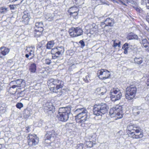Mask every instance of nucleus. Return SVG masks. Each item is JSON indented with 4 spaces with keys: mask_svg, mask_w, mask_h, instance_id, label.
I'll use <instances>...</instances> for the list:
<instances>
[{
    "mask_svg": "<svg viewBox=\"0 0 149 149\" xmlns=\"http://www.w3.org/2000/svg\"><path fill=\"white\" fill-rule=\"evenodd\" d=\"M44 111L51 113L54 111V107L51 102H46L43 105Z\"/></svg>",
    "mask_w": 149,
    "mask_h": 149,
    "instance_id": "nucleus-14",
    "label": "nucleus"
},
{
    "mask_svg": "<svg viewBox=\"0 0 149 149\" xmlns=\"http://www.w3.org/2000/svg\"><path fill=\"white\" fill-rule=\"evenodd\" d=\"M137 89L135 86L133 85H131L126 88L125 97L128 100H130L135 97Z\"/></svg>",
    "mask_w": 149,
    "mask_h": 149,
    "instance_id": "nucleus-6",
    "label": "nucleus"
},
{
    "mask_svg": "<svg viewBox=\"0 0 149 149\" xmlns=\"http://www.w3.org/2000/svg\"><path fill=\"white\" fill-rule=\"evenodd\" d=\"M71 110L70 107L60 108L57 116L58 120L63 122L67 121L68 119Z\"/></svg>",
    "mask_w": 149,
    "mask_h": 149,
    "instance_id": "nucleus-3",
    "label": "nucleus"
},
{
    "mask_svg": "<svg viewBox=\"0 0 149 149\" xmlns=\"http://www.w3.org/2000/svg\"><path fill=\"white\" fill-rule=\"evenodd\" d=\"M2 145L0 144V149H2Z\"/></svg>",
    "mask_w": 149,
    "mask_h": 149,
    "instance_id": "nucleus-49",
    "label": "nucleus"
},
{
    "mask_svg": "<svg viewBox=\"0 0 149 149\" xmlns=\"http://www.w3.org/2000/svg\"><path fill=\"white\" fill-rule=\"evenodd\" d=\"M74 64H73L72 65V66Z\"/></svg>",
    "mask_w": 149,
    "mask_h": 149,
    "instance_id": "nucleus-51",
    "label": "nucleus"
},
{
    "mask_svg": "<svg viewBox=\"0 0 149 149\" xmlns=\"http://www.w3.org/2000/svg\"><path fill=\"white\" fill-rule=\"evenodd\" d=\"M133 113L135 116L138 115L143 112V109L140 107H134L133 109Z\"/></svg>",
    "mask_w": 149,
    "mask_h": 149,
    "instance_id": "nucleus-18",
    "label": "nucleus"
},
{
    "mask_svg": "<svg viewBox=\"0 0 149 149\" xmlns=\"http://www.w3.org/2000/svg\"><path fill=\"white\" fill-rule=\"evenodd\" d=\"M133 0H125V1L127 2V3L130 2Z\"/></svg>",
    "mask_w": 149,
    "mask_h": 149,
    "instance_id": "nucleus-48",
    "label": "nucleus"
},
{
    "mask_svg": "<svg viewBox=\"0 0 149 149\" xmlns=\"http://www.w3.org/2000/svg\"><path fill=\"white\" fill-rule=\"evenodd\" d=\"M70 15L73 16V18L75 19H77L78 18V14H76L75 13H73V14H70Z\"/></svg>",
    "mask_w": 149,
    "mask_h": 149,
    "instance_id": "nucleus-38",
    "label": "nucleus"
},
{
    "mask_svg": "<svg viewBox=\"0 0 149 149\" xmlns=\"http://www.w3.org/2000/svg\"><path fill=\"white\" fill-rule=\"evenodd\" d=\"M79 43L80 44L81 46V47H83L85 46L84 42L83 40H80Z\"/></svg>",
    "mask_w": 149,
    "mask_h": 149,
    "instance_id": "nucleus-42",
    "label": "nucleus"
},
{
    "mask_svg": "<svg viewBox=\"0 0 149 149\" xmlns=\"http://www.w3.org/2000/svg\"><path fill=\"white\" fill-rule=\"evenodd\" d=\"M42 121H39L40 124H39V125H38V126L39 127L41 126V125H42Z\"/></svg>",
    "mask_w": 149,
    "mask_h": 149,
    "instance_id": "nucleus-47",
    "label": "nucleus"
},
{
    "mask_svg": "<svg viewBox=\"0 0 149 149\" xmlns=\"http://www.w3.org/2000/svg\"><path fill=\"white\" fill-rule=\"evenodd\" d=\"M141 43L145 48H146L148 45H149V42L146 39H143L141 42Z\"/></svg>",
    "mask_w": 149,
    "mask_h": 149,
    "instance_id": "nucleus-30",
    "label": "nucleus"
},
{
    "mask_svg": "<svg viewBox=\"0 0 149 149\" xmlns=\"http://www.w3.org/2000/svg\"><path fill=\"white\" fill-rule=\"evenodd\" d=\"M16 87H17V86L15 84H14V85L12 86L11 87V88H15Z\"/></svg>",
    "mask_w": 149,
    "mask_h": 149,
    "instance_id": "nucleus-44",
    "label": "nucleus"
},
{
    "mask_svg": "<svg viewBox=\"0 0 149 149\" xmlns=\"http://www.w3.org/2000/svg\"><path fill=\"white\" fill-rule=\"evenodd\" d=\"M79 9L76 6H73L71 7L68 10L70 14H73L75 13L76 14H78Z\"/></svg>",
    "mask_w": 149,
    "mask_h": 149,
    "instance_id": "nucleus-22",
    "label": "nucleus"
},
{
    "mask_svg": "<svg viewBox=\"0 0 149 149\" xmlns=\"http://www.w3.org/2000/svg\"><path fill=\"white\" fill-rule=\"evenodd\" d=\"M143 62V58L141 57H136L134 59V63L139 65Z\"/></svg>",
    "mask_w": 149,
    "mask_h": 149,
    "instance_id": "nucleus-24",
    "label": "nucleus"
},
{
    "mask_svg": "<svg viewBox=\"0 0 149 149\" xmlns=\"http://www.w3.org/2000/svg\"><path fill=\"white\" fill-rule=\"evenodd\" d=\"M98 74L99 76H101L102 79H105L109 78L110 76V73L109 71L106 70L102 69L98 71Z\"/></svg>",
    "mask_w": 149,
    "mask_h": 149,
    "instance_id": "nucleus-13",
    "label": "nucleus"
},
{
    "mask_svg": "<svg viewBox=\"0 0 149 149\" xmlns=\"http://www.w3.org/2000/svg\"><path fill=\"white\" fill-rule=\"evenodd\" d=\"M43 31H41L40 29H35L34 34L35 36L36 37H38L40 36L42 34V32Z\"/></svg>",
    "mask_w": 149,
    "mask_h": 149,
    "instance_id": "nucleus-25",
    "label": "nucleus"
},
{
    "mask_svg": "<svg viewBox=\"0 0 149 149\" xmlns=\"http://www.w3.org/2000/svg\"><path fill=\"white\" fill-rule=\"evenodd\" d=\"M128 44L127 43H125L123 46L122 48L124 50V53L126 54L127 53L128 49Z\"/></svg>",
    "mask_w": 149,
    "mask_h": 149,
    "instance_id": "nucleus-31",
    "label": "nucleus"
},
{
    "mask_svg": "<svg viewBox=\"0 0 149 149\" xmlns=\"http://www.w3.org/2000/svg\"><path fill=\"white\" fill-rule=\"evenodd\" d=\"M114 23V19L111 18H107L104 22H102L101 24V25L103 26L105 25V26H112Z\"/></svg>",
    "mask_w": 149,
    "mask_h": 149,
    "instance_id": "nucleus-16",
    "label": "nucleus"
},
{
    "mask_svg": "<svg viewBox=\"0 0 149 149\" xmlns=\"http://www.w3.org/2000/svg\"><path fill=\"white\" fill-rule=\"evenodd\" d=\"M129 136L132 138L133 139H139L143 137V133L139 130V127L134 132L129 133L128 134Z\"/></svg>",
    "mask_w": 149,
    "mask_h": 149,
    "instance_id": "nucleus-11",
    "label": "nucleus"
},
{
    "mask_svg": "<svg viewBox=\"0 0 149 149\" xmlns=\"http://www.w3.org/2000/svg\"><path fill=\"white\" fill-rule=\"evenodd\" d=\"M7 9L6 8H1L0 9V12L1 13H3L7 11Z\"/></svg>",
    "mask_w": 149,
    "mask_h": 149,
    "instance_id": "nucleus-37",
    "label": "nucleus"
},
{
    "mask_svg": "<svg viewBox=\"0 0 149 149\" xmlns=\"http://www.w3.org/2000/svg\"><path fill=\"white\" fill-rule=\"evenodd\" d=\"M127 38L128 39L130 40L133 39H137L138 38V36L134 34L130 35L127 36Z\"/></svg>",
    "mask_w": 149,
    "mask_h": 149,
    "instance_id": "nucleus-33",
    "label": "nucleus"
},
{
    "mask_svg": "<svg viewBox=\"0 0 149 149\" xmlns=\"http://www.w3.org/2000/svg\"><path fill=\"white\" fill-rule=\"evenodd\" d=\"M109 109V107L105 103H102L100 104H96L94 106L93 113L97 116H102L107 113Z\"/></svg>",
    "mask_w": 149,
    "mask_h": 149,
    "instance_id": "nucleus-4",
    "label": "nucleus"
},
{
    "mask_svg": "<svg viewBox=\"0 0 149 149\" xmlns=\"http://www.w3.org/2000/svg\"><path fill=\"white\" fill-rule=\"evenodd\" d=\"M75 111L78 113L75 116L77 123L81 127H86L87 125L86 122L88 118L87 110L85 108H81L77 109Z\"/></svg>",
    "mask_w": 149,
    "mask_h": 149,
    "instance_id": "nucleus-1",
    "label": "nucleus"
},
{
    "mask_svg": "<svg viewBox=\"0 0 149 149\" xmlns=\"http://www.w3.org/2000/svg\"><path fill=\"white\" fill-rule=\"evenodd\" d=\"M70 35L72 37H76L81 35L83 33L82 29L79 27H72L69 31Z\"/></svg>",
    "mask_w": 149,
    "mask_h": 149,
    "instance_id": "nucleus-9",
    "label": "nucleus"
},
{
    "mask_svg": "<svg viewBox=\"0 0 149 149\" xmlns=\"http://www.w3.org/2000/svg\"><path fill=\"white\" fill-rule=\"evenodd\" d=\"M13 84H15L18 87L23 86L25 84L24 81L21 79L12 81L11 82Z\"/></svg>",
    "mask_w": 149,
    "mask_h": 149,
    "instance_id": "nucleus-19",
    "label": "nucleus"
},
{
    "mask_svg": "<svg viewBox=\"0 0 149 149\" xmlns=\"http://www.w3.org/2000/svg\"><path fill=\"white\" fill-rule=\"evenodd\" d=\"M27 138L29 145L30 146H35L38 142V138L36 135L29 134Z\"/></svg>",
    "mask_w": 149,
    "mask_h": 149,
    "instance_id": "nucleus-10",
    "label": "nucleus"
},
{
    "mask_svg": "<svg viewBox=\"0 0 149 149\" xmlns=\"http://www.w3.org/2000/svg\"><path fill=\"white\" fill-rule=\"evenodd\" d=\"M64 48L63 46H58L52 49L51 50V53L52 55V58L55 59L58 57L59 55L64 53Z\"/></svg>",
    "mask_w": 149,
    "mask_h": 149,
    "instance_id": "nucleus-8",
    "label": "nucleus"
},
{
    "mask_svg": "<svg viewBox=\"0 0 149 149\" xmlns=\"http://www.w3.org/2000/svg\"><path fill=\"white\" fill-rule=\"evenodd\" d=\"M139 128L138 126L134 125H132L130 124L129 125L127 126V129L129 131L128 133L129 134V133H131L132 132H134L137 129Z\"/></svg>",
    "mask_w": 149,
    "mask_h": 149,
    "instance_id": "nucleus-20",
    "label": "nucleus"
},
{
    "mask_svg": "<svg viewBox=\"0 0 149 149\" xmlns=\"http://www.w3.org/2000/svg\"><path fill=\"white\" fill-rule=\"evenodd\" d=\"M97 90H99L100 91L101 90L102 91L103 90H104V92H101V94L102 95H103L104 94V93H105L106 92V89L104 88H98L97 89Z\"/></svg>",
    "mask_w": 149,
    "mask_h": 149,
    "instance_id": "nucleus-41",
    "label": "nucleus"
},
{
    "mask_svg": "<svg viewBox=\"0 0 149 149\" xmlns=\"http://www.w3.org/2000/svg\"><path fill=\"white\" fill-rule=\"evenodd\" d=\"M141 3V5L145 6L147 9H149V0H142Z\"/></svg>",
    "mask_w": 149,
    "mask_h": 149,
    "instance_id": "nucleus-27",
    "label": "nucleus"
},
{
    "mask_svg": "<svg viewBox=\"0 0 149 149\" xmlns=\"http://www.w3.org/2000/svg\"><path fill=\"white\" fill-rule=\"evenodd\" d=\"M35 48L34 47H27L25 52V57L29 59H32L35 56Z\"/></svg>",
    "mask_w": 149,
    "mask_h": 149,
    "instance_id": "nucleus-12",
    "label": "nucleus"
},
{
    "mask_svg": "<svg viewBox=\"0 0 149 149\" xmlns=\"http://www.w3.org/2000/svg\"><path fill=\"white\" fill-rule=\"evenodd\" d=\"M16 107L18 109H20L23 106V105L22 103L20 102L18 103L16 105Z\"/></svg>",
    "mask_w": 149,
    "mask_h": 149,
    "instance_id": "nucleus-34",
    "label": "nucleus"
},
{
    "mask_svg": "<svg viewBox=\"0 0 149 149\" xmlns=\"http://www.w3.org/2000/svg\"><path fill=\"white\" fill-rule=\"evenodd\" d=\"M47 85L51 91L57 93L58 90L63 87V82L60 80L52 78L48 80Z\"/></svg>",
    "mask_w": 149,
    "mask_h": 149,
    "instance_id": "nucleus-2",
    "label": "nucleus"
},
{
    "mask_svg": "<svg viewBox=\"0 0 149 149\" xmlns=\"http://www.w3.org/2000/svg\"><path fill=\"white\" fill-rule=\"evenodd\" d=\"M54 45V42L53 41H51L48 42L47 44L46 47L47 49H51Z\"/></svg>",
    "mask_w": 149,
    "mask_h": 149,
    "instance_id": "nucleus-29",
    "label": "nucleus"
},
{
    "mask_svg": "<svg viewBox=\"0 0 149 149\" xmlns=\"http://www.w3.org/2000/svg\"><path fill=\"white\" fill-rule=\"evenodd\" d=\"M109 113L111 117H116L120 118L123 117V112L122 107L120 106H116L110 109Z\"/></svg>",
    "mask_w": 149,
    "mask_h": 149,
    "instance_id": "nucleus-5",
    "label": "nucleus"
},
{
    "mask_svg": "<svg viewBox=\"0 0 149 149\" xmlns=\"http://www.w3.org/2000/svg\"><path fill=\"white\" fill-rule=\"evenodd\" d=\"M10 51L9 49L3 46L0 48V58H2L3 56L8 54Z\"/></svg>",
    "mask_w": 149,
    "mask_h": 149,
    "instance_id": "nucleus-15",
    "label": "nucleus"
},
{
    "mask_svg": "<svg viewBox=\"0 0 149 149\" xmlns=\"http://www.w3.org/2000/svg\"><path fill=\"white\" fill-rule=\"evenodd\" d=\"M12 61V60H9L8 61V62H10V63H11V62Z\"/></svg>",
    "mask_w": 149,
    "mask_h": 149,
    "instance_id": "nucleus-50",
    "label": "nucleus"
},
{
    "mask_svg": "<svg viewBox=\"0 0 149 149\" xmlns=\"http://www.w3.org/2000/svg\"><path fill=\"white\" fill-rule=\"evenodd\" d=\"M120 42H119L118 43L116 42V41L114 40V41L113 42V46L116 47L117 46L118 47H120Z\"/></svg>",
    "mask_w": 149,
    "mask_h": 149,
    "instance_id": "nucleus-35",
    "label": "nucleus"
},
{
    "mask_svg": "<svg viewBox=\"0 0 149 149\" xmlns=\"http://www.w3.org/2000/svg\"><path fill=\"white\" fill-rule=\"evenodd\" d=\"M83 80L86 83H88L90 80L89 76L88 75L86 76L85 78H83Z\"/></svg>",
    "mask_w": 149,
    "mask_h": 149,
    "instance_id": "nucleus-36",
    "label": "nucleus"
},
{
    "mask_svg": "<svg viewBox=\"0 0 149 149\" xmlns=\"http://www.w3.org/2000/svg\"><path fill=\"white\" fill-rule=\"evenodd\" d=\"M145 50L147 52H149V45H148L146 48H145Z\"/></svg>",
    "mask_w": 149,
    "mask_h": 149,
    "instance_id": "nucleus-46",
    "label": "nucleus"
},
{
    "mask_svg": "<svg viewBox=\"0 0 149 149\" xmlns=\"http://www.w3.org/2000/svg\"><path fill=\"white\" fill-rule=\"evenodd\" d=\"M36 65L34 63H32L29 67V70L32 73H34L36 70Z\"/></svg>",
    "mask_w": 149,
    "mask_h": 149,
    "instance_id": "nucleus-26",
    "label": "nucleus"
},
{
    "mask_svg": "<svg viewBox=\"0 0 149 149\" xmlns=\"http://www.w3.org/2000/svg\"><path fill=\"white\" fill-rule=\"evenodd\" d=\"M86 143L88 147L91 148L93 146V144H95V141L92 142V141H86Z\"/></svg>",
    "mask_w": 149,
    "mask_h": 149,
    "instance_id": "nucleus-32",
    "label": "nucleus"
},
{
    "mask_svg": "<svg viewBox=\"0 0 149 149\" xmlns=\"http://www.w3.org/2000/svg\"><path fill=\"white\" fill-rule=\"evenodd\" d=\"M77 145L78 148L77 149H83V144L80 143L79 144H78Z\"/></svg>",
    "mask_w": 149,
    "mask_h": 149,
    "instance_id": "nucleus-40",
    "label": "nucleus"
},
{
    "mask_svg": "<svg viewBox=\"0 0 149 149\" xmlns=\"http://www.w3.org/2000/svg\"><path fill=\"white\" fill-rule=\"evenodd\" d=\"M111 99L113 101L115 102L120 99L122 95L120 90L118 88H113L111 91Z\"/></svg>",
    "mask_w": 149,
    "mask_h": 149,
    "instance_id": "nucleus-7",
    "label": "nucleus"
},
{
    "mask_svg": "<svg viewBox=\"0 0 149 149\" xmlns=\"http://www.w3.org/2000/svg\"><path fill=\"white\" fill-rule=\"evenodd\" d=\"M25 12L24 15L22 17L23 21L25 23V24H27L29 23L30 18V16L28 13H26Z\"/></svg>",
    "mask_w": 149,
    "mask_h": 149,
    "instance_id": "nucleus-21",
    "label": "nucleus"
},
{
    "mask_svg": "<svg viewBox=\"0 0 149 149\" xmlns=\"http://www.w3.org/2000/svg\"><path fill=\"white\" fill-rule=\"evenodd\" d=\"M43 25L42 22H38L36 23L35 29H40L41 31H43Z\"/></svg>",
    "mask_w": 149,
    "mask_h": 149,
    "instance_id": "nucleus-23",
    "label": "nucleus"
},
{
    "mask_svg": "<svg viewBox=\"0 0 149 149\" xmlns=\"http://www.w3.org/2000/svg\"><path fill=\"white\" fill-rule=\"evenodd\" d=\"M98 32V29L97 26H95L90 29V33L91 34H96Z\"/></svg>",
    "mask_w": 149,
    "mask_h": 149,
    "instance_id": "nucleus-28",
    "label": "nucleus"
},
{
    "mask_svg": "<svg viewBox=\"0 0 149 149\" xmlns=\"http://www.w3.org/2000/svg\"><path fill=\"white\" fill-rule=\"evenodd\" d=\"M57 134L55 132L54 130H52L51 131L47 132L45 136V141L47 140H50L52 138H54L57 136Z\"/></svg>",
    "mask_w": 149,
    "mask_h": 149,
    "instance_id": "nucleus-17",
    "label": "nucleus"
},
{
    "mask_svg": "<svg viewBox=\"0 0 149 149\" xmlns=\"http://www.w3.org/2000/svg\"><path fill=\"white\" fill-rule=\"evenodd\" d=\"M146 19L147 21L149 22V13L147 14L146 16Z\"/></svg>",
    "mask_w": 149,
    "mask_h": 149,
    "instance_id": "nucleus-43",
    "label": "nucleus"
},
{
    "mask_svg": "<svg viewBox=\"0 0 149 149\" xmlns=\"http://www.w3.org/2000/svg\"><path fill=\"white\" fill-rule=\"evenodd\" d=\"M146 84L148 86H149V78L147 80Z\"/></svg>",
    "mask_w": 149,
    "mask_h": 149,
    "instance_id": "nucleus-45",
    "label": "nucleus"
},
{
    "mask_svg": "<svg viewBox=\"0 0 149 149\" xmlns=\"http://www.w3.org/2000/svg\"><path fill=\"white\" fill-rule=\"evenodd\" d=\"M51 63V60L49 59H46L45 60V63L49 65Z\"/></svg>",
    "mask_w": 149,
    "mask_h": 149,
    "instance_id": "nucleus-39",
    "label": "nucleus"
}]
</instances>
